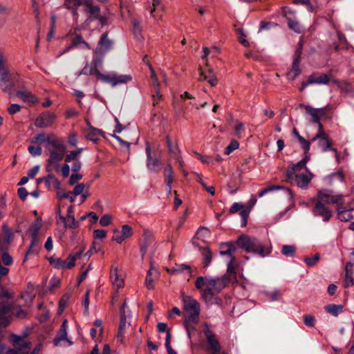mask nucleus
<instances>
[{"label": "nucleus", "instance_id": "1", "mask_svg": "<svg viewBox=\"0 0 354 354\" xmlns=\"http://www.w3.org/2000/svg\"><path fill=\"white\" fill-rule=\"evenodd\" d=\"M183 308L184 310V324L187 333L190 336L191 330H194L193 325L198 322L201 311L200 304L192 297L182 294Z\"/></svg>", "mask_w": 354, "mask_h": 354}, {"label": "nucleus", "instance_id": "2", "mask_svg": "<svg viewBox=\"0 0 354 354\" xmlns=\"http://www.w3.org/2000/svg\"><path fill=\"white\" fill-rule=\"evenodd\" d=\"M342 196L332 195L328 190H321L317 194L313 212L316 216H319L324 221H328L331 216V211L326 206V204H338L342 201Z\"/></svg>", "mask_w": 354, "mask_h": 354}, {"label": "nucleus", "instance_id": "3", "mask_svg": "<svg viewBox=\"0 0 354 354\" xmlns=\"http://www.w3.org/2000/svg\"><path fill=\"white\" fill-rule=\"evenodd\" d=\"M308 160L309 157L306 156L296 165H294L292 167L287 169L286 174L289 180L294 179L298 187L301 188L306 187L313 176V174L307 170L306 167Z\"/></svg>", "mask_w": 354, "mask_h": 354}, {"label": "nucleus", "instance_id": "4", "mask_svg": "<svg viewBox=\"0 0 354 354\" xmlns=\"http://www.w3.org/2000/svg\"><path fill=\"white\" fill-rule=\"evenodd\" d=\"M50 147L46 146V149L49 152L50 157L48 160L46 170L52 171L53 170H59V162L64 157L66 152V145L59 139L53 137L52 141L50 142Z\"/></svg>", "mask_w": 354, "mask_h": 354}, {"label": "nucleus", "instance_id": "5", "mask_svg": "<svg viewBox=\"0 0 354 354\" xmlns=\"http://www.w3.org/2000/svg\"><path fill=\"white\" fill-rule=\"evenodd\" d=\"M237 245L248 252L257 254L263 257L270 253V249L265 248L262 243L255 237L243 234L238 239Z\"/></svg>", "mask_w": 354, "mask_h": 354}, {"label": "nucleus", "instance_id": "6", "mask_svg": "<svg viewBox=\"0 0 354 354\" xmlns=\"http://www.w3.org/2000/svg\"><path fill=\"white\" fill-rule=\"evenodd\" d=\"M226 286V279L224 277H209L206 282V287L202 292V298L205 302H211L215 294L219 292Z\"/></svg>", "mask_w": 354, "mask_h": 354}, {"label": "nucleus", "instance_id": "7", "mask_svg": "<svg viewBox=\"0 0 354 354\" xmlns=\"http://www.w3.org/2000/svg\"><path fill=\"white\" fill-rule=\"evenodd\" d=\"M83 252L84 249H81L76 253L69 254L67 259V262L59 258L53 257L50 258L49 262L57 269H71L75 266V261L81 257Z\"/></svg>", "mask_w": 354, "mask_h": 354}, {"label": "nucleus", "instance_id": "8", "mask_svg": "<svg viewBox=\"0 0 354 354\" xmlns=\"http://www.w3.org/2000/svg\"><path fill=\"white\" fill-rule=\"evenodd\" d=\"M10 339L15 349L10 350L8 354H28L30 349V343L26 341L23 337L12 335Z\"/></svg>", "mask_w": 354, "mask_h": 354}, {"label": "nucleus", "instance_id": "9", "mask_svg": "<svg viewBox=\"0 0 354 354\" xmlns=\"http://www.w3.org/2000/svg\"><path fill=\"white\" fill-rule=\"evenodd\" d=\"M204 334L206 338L208 350L211 351V354H221V346L214 333L209 329L207 326H206L204 330Z\"/></svg>", "mask_w": 354, "mask_h": 354}, {"label": "nucleus", "instance_id": "10", "mask_svg": "<svg viewBox=\"0 0 354 354\" xmlns=\"http://www.w3.org/2000/svg\"><path fill=\"white\" fill-rule=\"evenodd\" d=\"M132 80V76L129 74L119 75L111 72L105 75L104 82L110 84L113 87L118 85L127 84Z\"/></svg>", "mask_w": 354, "mask_h": 354}, {"label": "nucleus", "instance_id": "11", "mask_svg": "<svg viewBox=\"0 0 354 354\" xmlns=\"http://www.w3.org/2000/svg\"><path fill=\"white\" fill-rule=\"evenodd\" d=\"M301 106L304 107L306 113L311 116L310 122L319 124L321 118L325 115L330 110V106H326L325 107L316 109L313 108L310 105L301 104Z\"/></svg>", "mask_w": 354, "mask_h": 354}, {"label": "nucleus", "instance_id": "12", "mask_svg": "<svg viewBox=\"0 0 354 354\" xmlns=\"http://www.w3.org/2000/svg\"><path fill=\"white\" fill-rule=\"evenodd\" d=\"M301 50H302V42L300 41L299 44V47L295 50V58L293 60L292 69L287 74L288 78L289 80H294L296 78V77L301 72L300 67H299V62H300V59H301Z\"/></svg>", "mask_w": 354, "mask_h": 354}, {"label": "nucleus", "instance_id": "13", "mask_svg": "<svg viewBox=\"0 0 354 354\" xmlns=\"http://www.w3.org/2000/svg\"><path fill=\"white\" fill-rule=\"evenodd\" d=\"M109 279L113 288L116 291L120 288H124V279L122 274L119 273L117 267L111 266L110 270Z\"/></svg>", "mask_w": 354, "mask_h": 354}, {"label": "nucleus", "instance_id": "14", "mask_svg": "<svg viewBox=\"0 0 354 354\" xmlns=\"http://www.w3.org/2000/svg\"><path fill=\"white\" fill-rule=\"evenodd\" d=\"M131 318V311H128L127 314L124 310H122L120 314V320L119 324L118 332V339L120 341H122L124 338V335L127 328L130 325V320Z\"/></svg>", "mask_w": 354, "mask_h": 354}, {"label": "nucleus", "instance_id": "15", "mask_svg": "<svg viewBox=\"0 0 354 354\" xmlns=\"http://www.w3.org/2000/svg\"><path fill=\"white\" fill-rule=\"evenodd\" d=\"M55 119V115L53 113L46 111L38 116L35 125L38 128H46L53 124Z\"/></svg>", "mask_w": 354, "mask_h": 354}, {"label": "nucleus", "instance_id": "16", "mask_svg": "<svg viewBox=\"0 0 354 354\" xmlns=\"http://www.w3.org/2000/svg\"><path fill=\"white\" fill-rule=\"evenodd\" d=\"M133 234L132 228L128 225H123L121 231L114 230V234L112 239L118 243H121L126 239L129 238Z\"/></svg>", "mask_w": 354, "mask_h": 354}, {"label": "nucleus", "instance_id": "17", "mask_svg": "<svg viewBox=\"0 0 354 354\" xmlns=\"http://www.w3.org/2000/svg\"><path fill=\"white\" fill-rule=\"evenodd\" d=\"M149 67L150 73H151V84L153 86L155 91L154 94H153V104L155 105L158 103V102L160 100L161 95L160 93V82L158 80V77L156 76V74L155 73L154 69L153 68L152 66L150 64H147Z\"/></svg>", "mask_w": 354, "mask_h": 354}, {"label": "nucleus", "instance_id": "18", "mask_svg": "<svg viewBox=\"0 0 354 354\" xmlns=\"http://www.w3.org/2000/svg\"><path fill=\"white\" fill-rule=\"evenodd\" d=\"M14 86V83L12 81L10 74L7 69H5L0 73V87L4 92H10Z\"/></svg>", "mask_w": 354, "mask_h": 354}, {"label": "nucleus", "instance_id": "19", "mask_svg": "<svg viewBox=\"0 0 354 354\" xmlns=\"http://www.w3.org/2000/svg\"><path fill=\"white\" fill-rule=\"evenodd\" d=\"M146 153L147 156V166L151 171H158L160 169V162L157 158L151 157V150L149 142L146 143Z\"/></svg>", "mask_w": 354, "mask_h": 354}, {"label": "nucleus", "instance_id": "20", "mask_svg": "<svg viewBox=\"0 0 354 354\" xmlns=\"http://www.w3.org/2000/svg\"><path fill=\"white\" fill-rule=\"evenodd\" d=\"M16 95L21 99L24 103L31 106L39 102L37 97L32 93L26 90H19L16 92Z\"/></svg>", "mask_w": 354, "mask_h": 354}, {"label": "nucleus", "instance_id": "21", "mask_svg": "<svg viewBox=\"0 0 354 354\" xmlns=\"http://www.w3.org/2000/svg\"><path fill=\"white\" fill-rule=\"evenodd\" d=\"M337 216L342 221L352 223L354 221V208L346 209L344 207H338Z\"/></svg>", "mask_w": 354, "mask_h": 354}, {"label": "nucleus", "instance_id": "22", "mask_svg": "<svg viewBox=\"0 0 354 354\" xmlns=\"http://www.w3.org/2000/svg\"><path fill=\"white\" fill-rule=\"evenodd\" d=\"M67 328L68 322L66 319L64 320L61 327L58 331L57 337L54 339L53 342L55 346L59 345V343L62 340L67 341L70 345L72 344V342L67 338Z\"/></svg>", "mask_w": 354, "mask_h": 354}, {"label": "nucleus", "instance_id": "23", "mask_svg": "<svg viewBox=\"0 0 354 354\" xmlns=\"http://www.w3.org/2000/svg\"><path fill=\"white\" fill-rule=\"evenodd\" d=\"M80 46L82 48L90 49L91 47L87 42H86L82 36L79 34H75L71 39V44L66 48L64 52H67L73 47Z\"/></svg>", "mask_w": 354, "mask_h": 354}, {"label": "nucleus", "instance_id": "24", "mask_svg": "<svg viewBox=\"0 0 354 354\" xmlns=\"http://www.w3.org/2000/svg\"><path fill=\"white\" fill-rule=\"evenodd\" d=\"M166 142L171 157L175 159L176 161L179 162V164L182 166V159L178 146L173 145L171 139L168 136L166 138Z\"/></svg>", "mask_w": 354, "mask_h": 354}, {"label": "nucleus", "instance_id": "25", "mask_svg": "<svg viewBox=\"0 0 354 354\" xmlns=\"http://www.w3.org/2000/svg\"><path fill=\"white\" fill-rule=\"evenodd\" d=\"M104 136L102 130L89 126L86 131V138L93 142H97L100 137Z\"/></svg>", "mask_w": 354, "mask_h": 354}, {"label": "nucleus", "instance_id": "26", "mask_svg": "<svg viewBox=\"0 0 354 354\" xmlns=\"http://www.w3.org/2000/svg\"><path fill=\"white\" fill-rule=\"evenodd\" d=\"M330 80L329 76L325 73H313L310 75V83L313 84H327Z\"/></svg>", "mask_w": 354, "mask_h": 354}, {"label": "nucleus", "instance_id": "27", "mask_svg": "<svg viewBox=\"0 0 354 354\" xmlns=\"http://www.w3.org/2000/svg\"><path fill=\"white\" fill-rule=\"evenodd\" d=\"M236 250V248L232 243H222L220 245V254L221 256H227L230 259H232V257H235L234 256V252Z\"/></svg>", "mask_w": 354, "mask_h": 354}, {"label": "nucleus", "instance_id": "28", "mask_svg": "<svg viewBox=\"0 0 354 354\" xmlns=\"http://www.w3.org/2000/svg\"><path fill=\"white\" fill-rule=\"evenodd\" d=\"M158 270L151 265L150 269L147 272V274L145 279V284L149 289L153 288V281L158 277Z\"/></svg>", "mask_w": 354, "mask_h": 354}, {"label": "nucleus", "instance_id": "29", "mask_svg": "<svg viewBox=\"0 0 354 354\" xmlns=\"http://www.w3.org/2000/svg\"><path fill=\"white\" fill-rule=\"evenodd\" d=\"M100 48L95 50L96 53H104L111 48V41L108 39L107 34L103 35L99 41Z\"/></svg>", "mask_w": 354, "mask_h": 354}, {"label": "nucleus", "instance_id": "30", "mask_svg": "<svg viewBox=\"0 0 354 354\" xmlns=\"http://www.w3.org/2000/svg\"><path fill=\"white\" fill-rule=\"evenodd\" d=\"M85 6L87 8L86 12L89 14L88 19L94 20L99 18L100 10L98 6L92 5L90 0L86 1Z\"/></svg>", "mask_w": 354, "mask_h": 354}, {"label": "nucleus", "instance_id": "31", "mask_svg": "<svg viewBox=\"0 0 354 354\" xmlns=\"http://www.w3.org/2000/svg\"><path fill=\"white\" fill-rule=\"evenodd\" d=\"M58 217L64 223L66 228H75L78 226V223L75 221L73 215H67L64 217L59 211Z\"/></svg>", "mask_w": 354, "mask_h": 354}, {"label": "nucleus", "instance_id": "32", "mask_svg": "<svg viewBox=\"0 0 354 354\" xmlns=\"http://www.w3.org/2000/svg\"><path fill=\"white\" fill-rule=\"evenodd\" d=\"M199 80H207L212 86H215L218 82L217 78L215 77L212 70H208L207 72L201 71Z\"/></svg>", "mask_w": 354, "mask_h": 354}, {"label": "nucleus", "instance_id": "33", "mask_svg": "<svg viewBox=\"0 0 354 354\" xmlns=\"http://www.w3.org/2000/svg\"><path fill=\"white\" fill-rule=\"evenodd\" d=\"M82 3V0H64V6L72 10L74 16L77 15V8Z\"/></svg>", "mask_w": 354, "mask_h": 354}, {"label": "nucleus", "instance_id": "34", "mask_svg": "<svg viewBox=\"0 0 354 354\" xmlns=\"http://www.w3.org/2000/svg\"><path fill=\"white\" fill-rule=\"evenodd\" d=\"M325 311L334 317L338 316L342 312L343 306L341 304H329L324 307Z\"/></svg>", "mask_w": 354, "mask_h": 354}, {"label": "nucleus", "instance_id": "35", "mask_svg": "<svg viewBox=\"0 0 354 354\" xmlns=\"http://www.w3.org/2000/svg\"><path fill=\"white\" fill-rule=\"evenodd\" d=\"M52 141V138L50 136H46L44 133H39L32 138L31 142L32 143L42 144L46 143V147H50V142Z\"/></svg>", "mask_w": 354, "mask_h": 354}, {"label": "nucleus", "instance_id": "36", "mask_svg": "<svg viewBox=\"0 0 354 354\" xmlns=\"http://www.w3.org/2000/svg\"><path fill=\"white\" fill-rule=\"evenodd\" d=\"M131 23L135 37L139 41L142 40L143 36L142 35V28L140 21L136 19H133Z\"/></svg>", "mask_w": 354, "mask_h": 354}, {"label": "nucleus", "instance_id": "37", "mask_svg": "<svg viewBox=\"0 0 354 354\" xmlns=\"http://www.w3.org/2000/svg\"><path fill=\"white\" fill-rule=\"evenodd\" d=\"M201 254L203 257V267L206 268L209 265L210 262L212 261V252L209 250V248L206 247V248H203L202 249Z\"/></svg>", "mask_w": 354, "mask_h": 354}, {"label": "nucleus", "instance_id": "38", "mask_svg": "<svg viewBox=\"0 0 354 354\" xmlns=\"http://www.w3.org/2000/svg\"><path fill=\"white\" fill-rule=\"evenodd\" d=\"M327 179L330 184L343 183L344 180V176L342 171H337L329 175Z\"/></svg>", "mask_w": 354, "mask_h": 354}, {"label": "nucleus", "instance_id": "39", "mask_svg": "<svg viewBox=\"0 0 354 354\" xmlns=\"http://www.w3.org/2000/svg\"><path fill=\"white\" fill-rule=\"evenodd\" d=\"M40 227L39 224L35 223L31 225L30 227V231L32 233V241L30 243V247H34L36 245L37 241V234L39 229Z\"/></svg>", "mask_w": 354, "mask_h": 354}, {"label": "nucleus", "instance_id": "40", "mask_svg": "<svg viewBox=\"0 0 354 354\" xmlns=\"http://www.w3.org/2000/svg\"><path fill=\"white\" fill-rule=\"evenodd\" d=\"M101 64V61L100 60H95V67L90 66L89 71L91 72V73H88V75H95L98 79H100V80L104 82L106 75L102 74L96 68L98 64Z\"/></svg>", "mask_w": 354, "mask_h": 354}, {"label": "nucleus", "instance_id": "41", "mask_svg": "<svg viewBox=\"0 0 354 354\" xmlns=\"http://www.w3.org/2000/svg\"><path fill=\"white\" fill-rule=\"evenodd\" d=\"M73 195V192H66L61 189H58L57 192V196L59 199L67 198L71 203L74 202L75 199V196Z\"/></svg>", "mask_w": 354, "mask_h": 354}, {"label": "nucleus", "instance_id": "42", "mask_svg": "<svg viewBox=\"0 0 354 354\" xmlns=\"http://www.w3.org/2000/svg\"><path fill=\"white\" fill-rule=\"evenodd\" d=\"M164 177L166 184L172 183L173 182V170L170 164H168L164 170Z\"/></svg>", "mask_w": 354, "mask_h": 354}, {"label": "nucleus", "instance_id": "43", "mask_svg": "<svg viewBox=\"0 0 354 354\" xmlns=\"http://www.w3.org/2000/svg\"><path fill=\"white\" fill-rule=\"evenodd\" d=\"M332 142L329 138L325 140H319V147L322 149L324 152L327 151H332L333 148L331 147Z\"/></svg>", "mask_w": 354, "mask_h": 354}, {"label": "nucleus", "instance_id": "44", "mask_svg": "<svg viewBox=\"0 0 354 354\" xmlns=\"http://www.w3.org/2000/svg\"><path fill=\"white\" fill-rule=\"evenodd\" d=\"M281 253L286 257H292L295 253V248L292 245H284L282 246Z\"/></svg>", "mask_w": 354, "mask_h": 354}, {"label": "nucleus", "instance_id": "45", "mask_svg": "<svg viewBox=\"0 0 354 354\" xmlns=\"http://www.w3.org/2000/svg\"><path fill=\"white\" fill-rule=\"evenodd\" d=\"M209 230L207 228L200 227L196 234V236L198 239L205 241V239L209 236Z\"/></svg>", "mask_w": 354, "mask_h": 354}, {"label": "nucleus", "instance_id": "46", "mask_svg": "<svg viewBox=\"0 0 354 354\" xmlns=\"http://www.w3.org/2000/svg\"><path fill=\"white\" fill-rule=\"evenodd\" d=\"M288 26L290 29L293 30L296 32H301L302 31V28L299 24V22L295 19H292L291 18H288Z\"/></svg>", "mask_w": 354, "mask_h": 354}, {"label": "nucleus", "instance_id": "47", "mask_svg": "<svg viewBox=\"0 0 354 354\" xmlns=\"http://www.w3.org/2000/svg\"><path fill=\"white\" fill-rule=\"evenodd\" d=\"M300 142L301 147L305 151V156H308V151L310 150V141L306 140L304 137H299V139L298 140Z\"/></svg>", "mask_w": 354, "mask_h": 354}, {"label": "nucleus", "instance_id": "48", "mask_svg": "<svg viewBox=\"0 0 354 354\" xmlns=\"http://www.w3.org/2000/svg\"><path fill=\"white\" fill-rule=\"evenodd\" d=\"M239 147V143L235 140H232L229 145L225 149V154L230 155L233 151L238 149Z\"/></svg>", "mask_w": 354, "mask_h": 354}, {"label": "nucleus", "instance_id": "49", "mask_svg": "<svg viewBox=\"0 0 354 354\" xmlns=\"http://www.w3.org/2000/svg\"><path fill=\"white\" fill-rule=\"evenodd\" d=\"M319 260V254H315L311 257H306L304 261L308 266H315Z\"/></svg>", "mask_w": 354, "mask_h": 354}, {"label": "nucleus", "instance_id": "50", "mask_svg": "<svg viewBox=\"0 0 354 354\" xmlns=\"http://www.w3.org/2000/svg\"><path fill=\"white\" fill-rule=\"evenodd\" d=\"M209 277H198L195 281V286L197 289H202L204 286L206 287V282Z\"/></svg>", "mask_w": 354, "mask_h": 354}, {"label": "nucleus", "instance_id": "51", "mask_svg": "<svg viewBox=\"0 0 354 354\" xmlns=\"http://www.w3.org/2000/svg\"><path fill=\"white\" fill-rule=\"evenodd\" d=\"M235 135L238 138L242 137V133L245 131L244 124L242 122H237L234 126Z\"/></svg>", "mask_w": 354, "mask_h": 354}, {"label": "nucleus", "instance_id": "52", "mask_svg": "<svg viewBox=\"0 0 354 354\" xmlns=\"http://www.w3.org/2000/svg\"><path fill=\"white\" fill-rule=\"evenodd\" d=\"M250 212V208L249 209H243L241 211L240 215L242 220L241 226H245L247 224V220L249 216Z\"/></svg>", "mask_w": 354, "mask_h": 354}, {"label": "nucleus", "instance_id": "53", "mask_svg": "<svg viewBox=\"0 0 354 354\" xmlns=\"http://www.w3.org/2000/svg\"><path fill=\"white\" fill-rule=\"evenodd\" d=\"M28 150L33 156H40L41 153V148L39 146H29Z\"/></svg>", "mask_w": 354, "mask_h": 354}, {"label": "nucleus", "instance_id": "54", "mask_svg": "<svg viewBox=\"0 0 354 354\" xmlns=\"http://www.w3.org/2000/svg\"><path fill=\"white\" fill-rule=\"evenodd\" d=\"M283 187H280V186H270L268 188H266L263 190H261L259 193V197H263L265 194H266L267 193L270 192H272V191H275V190H279L281 189H282Z\"/></svg>", "mask_w": 354, "mask_h": 354}, {"label": "nucleus", "instance_id": "55", "mask_svg": "<svg viewBox=\"0 0 354 354\" xmlns=\"http://www.w3.org/2000/svg\"><path fill=\"white\" fill-rule=\"evenodd\" d=\"M112 217L109 214L103 215L100 219V224L104 227L108 226L111 223Z\"/></svg>", "mask_w": 354, "mask_h": 354}, {"label": "nucleus", "instance_id": "56", "mask_svg": "<svg viewBox=\"0 0 354 354\" xmlns=\"http://www.w3.org/2000/svg\"><path fill=\"white\" fill-rule=\"evenodd\" d=\"M318 127H319V129H318V132L316 134V138H318V139L319 140H322L328 138V136L326 134V133L323 130V126H322V123H319V124H318Z\"/></svg>", "mask_w": 354, "mask_h": 354}, {"label": "nucleus", "instance_id": "57", "mask_svg": "<svg viewBox=\"0 0 354 354\" xmlns=\"http://www.w3.org/2000/svg\"><path fill=\"white\" fill-rule=\"evenodd\" d=\"M304 324L310 327H313L315 325V319L310 315H306L304 317Z\"/></svg>", "mask_w": 354, "mask_h": 354}, {"label": "nucleus", "instance_id": "58", "mask_svg": "<svg viewBox=\"0 0 354 354\" xmlns=\"http://www.w3.org/2000/svg\"><path fill=\"white\" fill-rule=\"evenodd\" d=\"M235 263V257H232V259H230L229 263H227V272L230 274H236V269L234 266Z\"/></svg>", "mask_w": 354, "mask_h": 354}, {"label": "nucleus", "instance_id": "59", "mask_svg": "<svg viewBox=\"0 0 354 354\" xmlns=\"http://www.w3.org/2000/svg\"><path fill=\"white\" fill-rule=\"evenodd\" d=\"M1 259L5 266H10L13 262L12 257L7 252L2 254Z\"/></svg>", "mask_w": 354, "mask_h": 354}, {"label": "nucleus", "instance_id": "60", "mask_svg": "<svg viewBox=\"0 0 354 354\" xmlns=\"http://www.w3.org/2000/svg\"><path fill=\"white\" fill-rule=\"evenodd\" d=\"M237 32L239 34V41L245 47L249 46V42L245 39L246 35L243 33V30L241 28L237 29Z\"/></svg>", "mask_w": 354, "mask_h": 354}, {"label": "nucleus", "instance_id": "61", "mask_svg": "<svg viewBox=\"0 0 354 354\" xmlns=\"http://www.w3.org/2000/svg\"><path fill=\"white\" fill-rule=\"evenodd\" d=\"M244 205L241 203H234L230 207L229 212L230 214H234L239 210H243Z\"/></svg>", "mask_w": 354, "mask_h": 354}, {"label": "nucleus", "instance_id": "62", "mask_svg": "<svg viewBox=\"0 0 354 354\" xmlns=\"http://www.w3.org/2000/svg\"><path fill=\"white\" fill-rule=\"evenodd\" d=\"M84 188H85L84 184L80 183L74 187L72 192H73V195L77 196V195L82 194V192L84 190Z\"/></svg>", "mask_w": 354, "mask_h": 354}, {"label": "nucleus", "instance_id": "63", "mask_svg": "<svg viewBox=\"0 0 354 354\" xmlns=\"http://www.w3.org/2000/svg\"><path fill=\"white\" fill-rule=\"evenodd\" d=\"M331 82L337 85L342 91L346 90V88L349 85L346 82H340L335 79L331 80Z\"/></svg>", "mask_w": 354, "mask_h": 354}, {"label": "nucleus", "instance_id": "64", "mask_svg": "<svg viewBox=\"0 0 354 354\" xmlns=\"http://www.w3.org/2000/svg\"><path fill=\"white\" fill-rule=\"evenodd\" d=\"M82 176L80 174H73L70 177V179H69V184L71 185H75L78 180H80V179H82Z\"/></svg>", "mask_w": 354, "mask_h": 354}]
</instances>
